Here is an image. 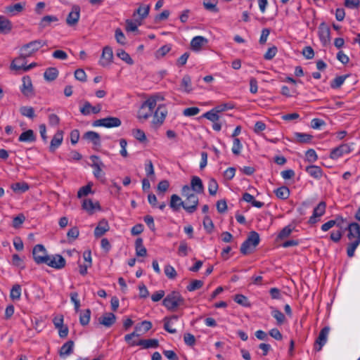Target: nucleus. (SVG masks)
Masks as SVG:
<instances>
[{
    "instance_id": "obj_14",
    "label": "nucleus",
    "mask_w": 360,
    "mask_h": 360,
    "mask_svg": "<svg viewBox=\"0 0 360 360\" xmlns=\"http://www.w3.org/2000/svg\"><path fill=\"white\" fill-rule=\"evenodd\" d=\"M350 146L348 144H341L338 147L333 148L330 154V158L333 160H336L344 154H348L351 152Z\"/></svg>"
},
{
    "instance_id": "obj_20",
    "label": "nucleus",
    "mask_w": 360,
    "mask_h": 360,
    "mask_svg": "<svg viewBox=\"0 0 360 360\" xmlns=\"http://www.w3.org/2000/svg\"><path fill=\"white\" fill-rule=\"evenodd\" d=\"M110 229L108 222L106 219H101L94 230V236L96 238H100L103 236Z\"/></svg>"
},
{
    "instance_id": "obj_36",
    "label": "nucleus",
    "mask_w": 360,
    "mask_h": 360,
    "mask_svg": "<svg viewBox=\"0 0 360 360\" xmlns=\"http://www.w3.org/2000/svg\"><path fill=\"white\" fill-rule=\"evenodd\" d=\"M58 76V70L56 68H49L44 73V79L48 82L55 80Z\"/></svg>"
},
{
    "instance_id": "obj_33",
    "label": "nucleus",
    "mask_w": 360,
    "mask_h": 360,
    "mask_svg": "<svg viewBox=\"0 0 360 360\" xmlns=\"http://www.w3.org/2000/svg\"><path fill=\"white\" fill-rule=\"evenodd\" d=\"M150 6V5H141L133 13V16L135 17L136 15H139L140 17V20H142L145 19L149 13Z\"/></svg>"
},
{
    "instance_id": "obj_40",
    "label": "nucleus",
    "mask_w": 360,
    "mask_h": 360,
    "mask_svg": "<svg viewBox=\"0 0 360 360\" xmlns=\"http://www.w3.org/2000/svg\"><path fill=\"white\" fill-rule=\"evenodd\" d=\"M181 86L184 89V91L186 93H190L192 91L191 88V79L188 75L183 77L181 82Z\"/></svg>"
},
{
    "instance_id": "obj_5",
    "label": "nucleus",
    "mask_w": 360,
    "mask_h": 360,
    "mask_svg": "<svg viewBox=\"0 0 360 360\" xmlns=\"http://www.w3.org/2000/svg\"><path fill=\"white\" fill-rule=\"evenodd\" d=\"M259 235L255 231L250 233L247 239L242 243L240 251V252L246 255L250 253V248L252 245L253 248L257 247L259 243Z\"/></svg>"
},
{
    "instance_id": "obj_10",
    "label": "nucleus",
    "mask_w": 360,
    "mask_h": 360,
    "mask_svg": "<svg viewBox=\"0 0 360 360\" xmlns=\"http://www.w3.org/2000/svg\"><path fill=\"white\" fill-rule=\"evenodd\" d=\"M330 331V327L329 326H325L323 327L319 334L317 337L314 345V349L316 352H319L321 350L323 346L326 344L327 341V337Z\"/></svg>"
},
{
    "instance_id": "obj_51",
    "label": "nucleus",
    "mask_w": 360,
    "mask_h": 360,
    "mask_svg": "<svg viewBox=\"0 0 360 360\" xmlns=\"http://www.w3.org/2000/svg\"><path fill=\"white\" fill-rule=\"evenodd\" d=\"M219 188L217 181L214 179L211 178L208 182V191L210 195H215Z\"/></svg>"
},
{
    "instance_id": "obj_21",
    "label": "nucleus",
    "mask_w": 360,
    "mask_h": 360,
    "mask_svg": "<svg viewBox=\"0 0 360 360\" xmlns=\"http://www.w3.org/2000/svg\"><path fill=\"white\" fill-rule=\"evenodd\" d=\"M82 139L91 142L95 146H101V136L94 131H86L83 134Z\"/></svg>"
},
{
    "instance_id": "obj_32",
    "label": "nucleus",
    "mask_w": 360,
    "mask_h": 360,
    "mask_svg": "<svg viewBox=\"0 0 360 360\" xmlns=\"http://www.w3.org/2000/svg\"><path fill=\"white\" fill-rule=\"evenodd\" d=\"M11 188L15 193H22L29 190L30 186L25 181L16 182L11 185Z\"/></svg>"
},
{
    "instance_id": "obj_8",
    "label": "nucleus",
    "mask_w": 360,
    "mask_h": 360,
    "mask_svg": "<svg viewBox=\"0 0 360 360\" xmlns=\"http://www.w3.org/2000/svg\"><path fill=\"white\" fill-rule=\"evenodd\" d=\"M167 115V110L165 105H160L154 112L151 125L153 128L158 129L164 122Z\"/></svg>"
},
{
    "instance_id": "obj_58",
    "label": "nucleus",
    "mask_w": 360,
    "mask_h": 360,
    "mask_svg": "<svg viewBox=\"0 0 360 360\" xmlns=\"http://www.w3.org/2000/svg\"><path fill=\"white\" fill-rule=\"evenodd\" d=\"M115 37L117 43L122 45L125 44L126 37L120 28H117L115 30Z\"/></svg>"
},
{
    "instance_id": "obj_24",
    "label": "nucleus",
    "mask_w": 360,
    "mask_h": 360,
    "mask_svg": "<svg viewBox=\"0 0 360 360\" xmlns=\"http://www.w3.org/2000/svg\"><path fill=\"white\" fill-rule=\"evenodd\" d=\"M82 209L92 214L94 212V210L97 208L98 210L101 209L100 204L97 202L95 204L91 199H84L82 205Z\"/></svg>"
},
{
    "instance_id": "obj_48",
    "label": "nucleus",
    "mask_w": 360,
    "mask_h": 360,
    "mask_svg": "<svg viewBox=\"0 0 360 360\" xmlns=\"http://www.w3.org/2000/svg\"><path fill=\"white\" fill-rule=\"evenodd\" d=\"M347 77L348 75H341L336 77L330 83L331 88L334 89L340 88Z\"/></svg>"
},
{
    "instance_id": "obj_12",
    "label": "nucleus",
    "mask_w": 360,
    "mask_h": 360,
    "mask_svg": "<svg viewBox=\"0 0 360 360\" xmlns=\"http://www.w3.org/2000/svg\"><path fill=\"white\" fill-rule=\"evenodd\" d=\"M46 264L52 268L60 269L65 266L66 262L65 258L60 255H55L53 256H49V259Z\"/></svg>"
},
{
    "instance_id": "obj_16",
    "label": "nucleus",
    "mask_w": 360,
    "mask_h": 360,
    "mask_svg": "<svg viewBox=\"0 0 360 360\" xmlns=\"http://www.w3.org/2000/svg\"><path fill=\"white\" fill-rule=\"evenodd\" d=\"M112 58L113 53L112 48L108 46H105L103 49L101 59L100 60L99 63L103 67L106 66L112 62Z\"/></svg>"
},
{
    "instance_id": "obj_45",
    "label": "nucleus",
    "mask_w": 360,
    "mask_h": 360,
    "mask_svg": "<svg viewBox=\"0 0 360 360\" xmlns=\"http://www.w3.org/2000/svg\"><path fill=\"white\" fill-rule=\"evenodd\" d=\"M233 300L238 304L243 307H250V303L246 296L242 294H237L235 295Z\"/></svg>"
},
{
    "instance_id": "obj_39",
    "label": "nucleus",
    "mask_w": 360,
    "mask_h": 360,
    "mask_svg": "<svg viewBox=\"0 0 360 360\" xmlns=\"http://www.w3.org/2000/svg\"><path fill=\"white\" fill-rule=\"evenodd\" d=\"M271 315L276 320L278 326H281L285 321V315L278 309L272 308Z\"/></svg>"
},
{
    "instance_id": "obj_29",
    "label": "nucleus",
    "mask_w": 360,
    "mask_h": 360,
    "mask_svg": "<svg viewBox=\"0 0 360 360\" xmlns=\"http://www.w3.org/2000/svg\"><path fill=\"white\" fill-rule=\"evenodd\" d=\"M136 255L138 257H146L147 255V250L143 245V241L141 238H138L135 240Z\"/></svg>"
},
{
    "instance_id": "obj_17",
    "label": "nucleus",
    "mask_w": 360,
    "mask_h": 360,
    "mask_svg": "<svg viewBox=\"0 0 360 360\" xmlns=\"http://www.w3.org/2000/svg\"><path fill=\"white\" fill-rule=\"evenodd\" d=\"M319 36L321 42L326 44L330 41V30L324 22L320 24L319 27Z\"/></svg>"
},
{
    "instance_id": "obj_50",
    "label": "nucleus",
    "mask_w": 360,
    "mask_h": 360,
    "mask_svg": "<svg viewBox=\"0 0 360 360\" xmlns=\"http://www.w3.org/2000/svg\"><path fill=\"white\" fill-rule=\"evenodd\" d=\"M203 284L204 283L201 280H193L191 283L187 285L186 289L189 292H193L201 288Z\"/></svg>"
},
{
    "instance_id": "obj_38",
    "label": "nucleus",
    "mask_w": 360,
    "mask_h": 360,
    "mask_svg": "<svg viewBox=\"0 0 360 360\" xmlns=\"http://www.w3.org/2000/svg\"><path fill=\"white\" fill-rule=\"evenodd\" d=\"M58 18L54 15H46L43 17L39 24L40 28L44 29L49 26L52 22H57Z\"/></svg>"
},
{
    "instance_id": "obj_61",
    "label": "nucleus",
    "mask_w": 360,
    "mask_h": 360,
    "mask_svg": "<svg viewBox=\"0 0 360 360\" xmlns=\"http://www.w3.org/2000/svg\"><path fill=\"white\" fill-rule=\"evenodd\" d=\"M306 160L309 162H314L317 160L318 156L314 149H309L306 152Z\"/></svg>"
},
{
    "instance_id": "obj_15",
    "label": "nucleus",
    "mask_w": 360,
    "mask_h": 360,
    "mask_svg": "<svg viewBox=\"0 0 360 360\" xmlns=\"http://www.w3.org/2000/svg\"><path fill=\"white\" fill-rule=\"evenodd\" d=\"M98 323L106 328L111 327L116 321V316L111 312H106L98 318Z\"/></svg>"
},
{
    "instance_id": "obj_37",
    "label": "nucleus",
    "mask_w": 360,
    "mask_h": 360,
    "mask_svg": "<svg viewBox=\"0 0 360 360\" xmlns=\"http://www.w3.org/2000/svg\"><path fill=\"white\" fill-rule=\"evenodd\" d=\"M296 142L299 143H309L311 141L313 136L308 134L296 132L295 133Z\"/></svg>"
},
{
    "instance_id": "obj_63",
    "label": "nucleus",
    "mask_w": 360,
    "mask_h": 360,
    "mask_svg": "<svg viewBox=\"0 0 360 360\" xmlns=\"http://www.w3.org/2000/svg\"><path fill=\"white\" fill-rule=\"evenodd\" d=\"M91 192V186L90 184H87L86 186L81 187L77 192V197L82 198L83 196L87 195L89 193Z\"/></svg>"
},
{
    "instance_id": "obj_43",
    "label": "nucleus",
    "mask_w": 360,
    "mask_h": 360,
    "mask_svg": "<svg viewBox=\"0 0 360 360\" xmlns=\"http://www.w3.org/2000/svg\"><path fill=\"white\" fill-rule=\"evenodd\" d=\"M217 0H204L203 5L205 9L207 11L217 13L219 11L218 8L217 7Z\"/></svg>"
},
{
    "instance_id": "obj_7",
    "label": "nucleus",
    "mask_w": 360,
    "mask_h": 360,
    "mask_svg": "<svg viewBox=\"0 0 360 360\" xmlns=\"http://www.w3.org/2000/svg\"><path fill=\"white\" fill-rule=\"evenodd\" d=\"M32 256L34 261L37 264H46L49 259V256L44 246L41 244L36 245L32 250Z\"/></svg>"
},
{
    "instance_id": "obj_64",
    "label": "nucleus",
    "mask_w": 360,
    "mask_h": 360,
    "mask_svg": "<svg viewBox=\"0 0 360 360\" xmlns=\"http://www.w3.org/2000/svg\"><path fill=\"white\" fill-rule=\"evenodd\" d=\"M277 51V47L273 46L272 47L268 49L267 51L264 55V58L268 60H271L276 56Z\"/></svg>"
},
{
    "instance_id": "obj_60",
    "label": "nucleus",
    "mask_w": 360,
    "mask_h": 360,
    "mask_svg": "<svg viewBox=\"0 0 360 360\" xmlns=\"http://www.w3.org/2000/svg\"><path fill=\"white\" fill-rule=\"evenodd\" d=\"M200 109L198 107H191L185 108L183 115L186 117H191L198 115Z\"/></svg>"
},
{
    "instance_id": "obj_31",
    "label": "nucleus",
    "mask_w": 360,
    "mask_h": 360,
    "mask_svg": "<svg viewBox=\"0 0 360 360\" xmlns=\"http://www.w3.org/2000/svg\"><path fill=\"white\" fill-rule=\"evenodd\" d=\"M36 139V135L33 130L27 129L20 135L18 141L20 142H34Z\"/></svg>"
},
{
    "instance_id": "obj_22",
    "label": "nucleus",
    "mask_w": 360,
    "mask_h": 360,
    "mask_svg": "<svg viewBox=\"0 0 360 360\" xmlns=\"http://www.w3.org/2000/svg\"><path fill=\"white\" fill-rule=\"evenodd\" d=\"M184 202L181 200V198L178 195L173 194L171 196L169 207L174 212L179 211L181 207L184 208Z\"/></svg>"
},
{
    "instance_id": "obj_57",
    "label": "nucleus",
    "mask_w": 360,
    "mask_h": 360,
    "mask_svg": "<svg viewBox=\"0 0 360 360\" xmlns=\"http://www.w3.org/2000/svg\"><path fill=\"white\" fill-rule=\"evenodd\" d=\"M25 220V217L23 214H19L18 216L15 217L13 219L12 226L15 229H18L21 226L22 223Z\"/></svg>"
},
{
    "instance_id": "obj_62",
    "label": "nucleus",
    "mask_w": 360,
    "mask_h": 360,
    "mask_svg": "<svg viewBox=\"0 0 360 360\" xmlns=\"http://www.w3.org/2000/svg\"><path fill=\"white\" fill-rule=\"evenodd\" d=\"M134 136L139 141L144 142L147 140L144 131L141 129H136L133 130Z\"/></svg>"
},
{
    "instance_id": "obj_44",
    "label": "nucleus",
    "mask_w": 360,
    "mask_h": 360,
    "mask_svg": "<svg viewBox=\"0 0 360 360\" xmlns=\"http://www.w3.org/2000/svg\"><path fill=\"white\" fill-rule=\"evenodd\" d=\"M25 4L18 3L14 5L8 6L6 8L7 12L15 15V13H20L24 10Z\"/></svg>"
},
{
    "instance_id": "obj_30",
    "label": "nucleus",
    "mask_w": 360,
    "mask_h": 360,
    "mask_svg": "<svg viewBox=\"0 0 360 360\" xmlns=\"http://www.w3.org/2000/svg\"><path fill=\"white\" fill-rule=\"evenodd\" d=\"M137 345L142 346L144 349L157 348L159 347V341L157 339L139 340Z\"/></svg>"
},
{
    "instance_id": "obj_11",
    "label": "nucleus",
    "mask_w": 360,
    "mask_h": 360,
    "mask_svg": "<svg viewBox=\"0 0 360 360\" xmlns=\"http://www.w3.org/2000/svg\"><path fill=\"white\" fill-rule=\"evenodd\" d=\"M22 85L20 88L22 94L27 98L34 96V91L31 78L29 76H24L22 79Z\"/></svg>"
},
{
    "instance_id": "obj_28",
    "label": "nucleus",
    "mask_w": 360,
    "mask_h": 360,
    "mask_svg": "<svg viewBox=\"0 0 360 360\" xmlns=\"http://www.w3.org/2000/svg\"><path fill=\"white\" fill-rule=\"evenodd\" d=\"M305 170L311 176L316 179H321L323 175L322 169L316 165L307 166Z\"/></svg>"
},
{
    "instance_id": "obj_46",
    "label": "nucleus",
    "mask_w": 360,
    "mask_h": 360,
    "mask_svg": "<svg viewBox=\"0 0 360 360\" xmlns=\"http://www.w3.org/2000/svg\"><path fill=\"white\" fill-rule=\"evenodd\" d=\"M20 112L22 115L33 119L35 117L34 110L32 107L22 106L20 108Z\"/></svg>"
},
{
    "instance_id": "obj_19",
    "label": "nucleus",
    "mask_w": 360,
    "mask_h": 360,
    "mask_svg": "<svg viewBox=\"0 0 360 360\" xmlns=\"http://www.w3.org/2000/svg\"><path fill=\"white\" fill-rule=\"evenodd\" d=\"M141 327H143V333H145L151 329L152 323L149 321H143L141 323L136 324L134 328V331L129 333L130 335L132 338L139 337L140 335L139 333L141 332Z\"/></svg>"
},
{
    "instance_id": "obj_41",
    "label": "nucleus",
    "mask_w": 360,
    "mask_h": 360,
    "mask_svg": "<svg viewBox=\"0 0 360 360\" xmlns=\"http://www.w3.org/2000/svg\"><path fill=\"white\" fill-rule=\"evenodd\" d=\"M91 317V310L86 309L81 312L79 316V323L82 326H84L89 324Z\"/></svg>"
},
{
    "instance_id": "obj_26",
    "label": "nucleus",
    "mask_w": 360,
    "mask_h": 360,
    "mask_svg": "<svg viewBox=\"0 0 360 360\" xmlns=\"http://www.w3.org/2000/svg\"><path fill=\"white\" fill-rule=\"evenodd\" d=\"M27 58V56H23V52L21 51V53L19 57L15 58L11 65V69L15 70H23V68L25 65V58Z\"/></svg>"
},
{
    "instance_id": "obj_53",
    "label": "nucleus",
    "mask_w": 360,
    "mask_h": 360,
    "mask_svg": "<svg viewBox=\"0 0 360 360\" xmlns=\"http://www.w3.org/2000/svg\"><path fill=\"white\" fill-rule=\"evenodd\" d=\"M117 56L129 65H132L134 63V60H132L131 56L122 49H120L117 51Z\"/></svg>"
},
{
    "instance_id": "obj_25",
    "label": "nucleus",
    "mask_w": 360,
    "mask_h": 360,
    "mask_svg": "<svg viewBox=\"0 0 360 360\" xmlns=\"http://www.w3.org/2000/svg\"><path fill=\"white\" fill-rule=\"evenodd\" d=\"M12 28V22L5 16L0 15V34H8Z\"/></svg>"
},
{
    "instance_id": "obj_49",
    "label": "nucleus",
    "mask_w": 360,
    "mask_h": 360,
    "mask_svg": "<svg viewBox=\"0 0 360 360\" xmlns=\"http://www.w3.org/2000/svg\"><path fill=\"white\" fill-rule=\"evenodd\" d=\"M326 204L324 201L320 202L318 205L314 209L313 213L314 217H321L326 212Z\"/></svg>"
},
{
    "instance_id": "obj_23",
    "label": "nucleus",
    "mask_w": 360,
    "mask_h": 360,
    "mask_svg": "<svg viewBox=\"0 0 360 360\" xmlns=\"http://www.w3.org/2000/svg\"><path fill=\"white\" fill-rule=\"evenodd\" d=\"M207 43V39L202 36H197L193 38L191 41V49L198 51L201 49L202 46Z\"/></svg>"
},
{
    "instance_id": "obj_52",
    "label": "nucleus",
    "mask_w": 360,
    "mask_h": 360,
    "mask_svg": "<svg viewBox=\"0 0 360 360\" xmlns=\"http://www.w3.org/2000/svg\"><path fill=\"white\" fill-rule=\"evenodd\" d=\"M91 166L94 168V175L96 178L100 179L104 175V173L102 171V167H104V164L103 162H100L99 164H91Z\"/></svg>"
},
{
    "instance_id": "obj_59",
    "label": "nucleus",
    "mask_w": 360,
    "mask_h": 360,
    "mask_svg": "<svg viewBox=\"0 0 360 360\" xmlns=\"http://www.w3.org/2000/svg\"><path fill=\"white\" fill-rule=\"evenodd\" d=\"M165 274L170 279H174L177 275L174 268L169 264L165 266Z\"/></svg>"
},
{
    "instance_id": "obj_54",
    "label": "nucleus",
    "mask_w": 360,
    "mask_h": 360,
    "mask_svg": "<svg viewBox=\"0 0 360 360\" xmlns=\"http://www.w3.org/2000/svg\"><path fill=\"white\" fill-rule=\"evenodd\" d=\"M219 113L214 110V108H212L211 110L203 114L202 117L207 118L212 122H215L219 120Z\"/></svg>"
},
{
    "instance_id": "obj_3",
    "label": "nucleus",
    "mask_w": 360,
    "mask_h": 360,
    "mask_svg": "<svg viewBox=\"0 0 360 360\" xmlns=\"http://www.w3.org/2000/svg\"><path fill=\"white\" fill-rule=\"evenodd\" d=\"M190 191L191 188L188 185H185L182 187V194L186 196L184 209L188 213L192 214L197 210L198 205V197L193 193H188Z\"/></svg>"
},
{
    "instance_id": "obj_47",
    "label": "nucleus",
    "mask_w": 360,
    "mask_h": 360,
    "mask_svg": "<svg viewBox=\"0 0 360 360\" xmlns=\"http://www.w3.org/2000/svg\"><path fill=\"white\" fill-rule=\"evenodd\" d=\"M294 227L288 225L285 226L278 233L277 236V240H283L287 237H288L291 233L292 232Z\"/></svg>"
},
{
    "instance_id": "obj_6",
    "label": "nucleus",
    "mask_w": 360,
    "mask_h": 360,
    "mask_svg": "<svg viewBox=\"0 0 360 360\" xmlns=\"http://www.w3.org/2000/svg\"><path fill=\"white\" fill-rule=\"evenodd\" d=\"M46 41L38 39L32 41L27 44H24L20 51L23 52V56H31L34 53L37 51L40 48L46 46Z\"/></svg>"
},
{
    "instance_id": "obj_56",
    "label": "nucleus",
    "mask_w": 360,
    "mask_h": 360,
    "mask_svg": "<svg viewBox=\"0 0 360 360\" xmlns=\"http://www.w3.org/2000/svg\"><path fill=\"white\" fill-rule=\"evenodd\" d=\"M203 226L207 233H210L214 229V224L209 216H205L203 219Z\"/></svg>"
},
{
    "instance_id": "obj_34",
    "label": "nucleus",
    "mask_w": 360,
    "mask_h": 360,
    "mask_svg": "<svg viewBox=\"0 0 360 360\" xmlns=\"http://www.w3.org/2000/svg\"><path fill=\"white\" fill-rule=\"evenodd\" d=\"M274 193L278 198L286 200L289 198L290 193V189L287 186H283L276 188L274 191Z\"/></svg>"
},
{
    "instance_id": "obj_13",
    "label": "nucleus",
    "mask_w": 360,
    "mask_h": 360,
    "mask_svg": "<svg viewBox=\"0 0 360 360\" xmlns=\"http://www.w3.org/2000/svg\"><path fill=\"white\" fill-rule=\"evenodd\" d=\"M80 17V7L78 5H74L72 11L69 13L66 18V23L69 26H74L77 24Z\"/></svg>"
},
{
    "instance_id": "obj_9",
    "label": "nucleus",
    "mask_w": 360,
    "mask_h": 360,
    "mask_svg": "<svg viewBox=\"0 0 360 360\" xmlns=\"http://www.w3.org/2000/svg\"><path fill=\"white\" fill-rule=\"evenodd\" d=\"M122 122L120 118L115 117H107L95 120L92 125L94 127H104L106 128L120 127Z\"/></svg>"
},
{
    "instance_id": "obj_55",
    "label": "nucleus",
    "mask_w": 360,
    "mask_h": 360,
    "mask_svg": "<svg viewBox=\"0 0 360 360\" xmlns=\"http://www.w3.org/2000/svg\"><path fill=\"white\" fill-rule=\"evenodd\" d=\"M243 146L240 143V141L238 138L233 139V143L232 146V153L235 155H239L240 154Z\"/></svg>"
},
{
    "instance_id": "obj_1",
    "label": "nucleus",
    "mask_w": 360,
    "mask_h": 360,
    "mask_svg": "<svg viewBox=\"0 0 360 360\" xmlns=\"http://www.w3.org/2000/svg\"><path fill=\"white\" fill-rule=\"evenodd\" d=\"M347 229L348 230L347 237L351 241L347 248V255L349 257L354 255L356 248L360 244V226L356 222L350 223Z\"/></svg>"
},
{
    "instance_id": "obj_18",
    "label": "nucleus",
    "mask_w": 360,
    "mask_h": 360,
    "mask_svg": "<svg viewBox=\"0 0 360 360\" xmlns=\"http://www.w3.org/2000/svg\"><path fill=\"white\" fill-rule=\"evenodd\" d=\"M63 140V131L62 130H58L51 141V144L49 146V150L51 153L55 152V150L61 145Z\"/></svg>"
},
{
    "instance_id": "obj_35",
    "label": "nucleus",
    "mask_w": 360,
    "mask_h": 360,
    "mask_svg": "<svg viewBox=\"0 0 360 360\" xmlns=\"http://www.w3.org/2000/svg\"><path fill=\"white\" fill-rule=\"evenodd\" d=\"M74 347V342L72 340H68L66 342L60 349V356H68L72 354Z\"/></svg>"
},
{
    "instance_id": "obj_2",
    "label": "nucleus",
    "mask_w": 360,
    "mask_h": 360,
    "mask_svg": "<svg viewBox=\"0 0 360 360\" xmlns=\"http://www.w3.org/2000/svg\"><path fill=\"white\" fill-rule=\"evenodd\" d=\"M185 303L184 298L178 291H172L163 299L162 305L169 311H173Z\"/></svg>"
},
{
    "instance_id": "obj_4",
    "label": "nucleus",
    "mask_w": 360,
    "mask_h": 360,
    "mask_svg": "<svg viewBox=\"0 0 360 360\" xmlns=\"http://www.w3.org/2000/svg\"><path fill=\"white\" fill-rule=\"evenodd\" d=\"M157 105V100L155 96H150L141 105L137 117L140 120H148L153 113L154 108Z\"/></svg>"
},
{
    "instance_id": "obj_27",
    "label": "nucleus",
    "mask_w": 360,
    "mask_h": 360,
    "mask_svg": "<svg viewBox=\"0 0 360 360\" xmlns=\"http://www.w3.org/2000/svg\"><path fill=\"white\" fill-rule=\"evenodd\" d=\"M197 193H202L204 191V186L200 177L194 176L191 181V187Z\"/></svg>"
},
{
    "instance_id": "obj_42",
    "label": "nucleus",
    "mask_w": 360,
    "mask_h": 360,
    "mask_svg": "<svg viewBox=\"0 0 360 360\" xmlns=\"http://www.w3.org/2000/svg\"><path fill=\"white\" fill-rule=\"evenodd\" d=\"M21 296V286L19 284H15L10 292V297L13 300H20Z\"/></svg>"
}]
</instances>
